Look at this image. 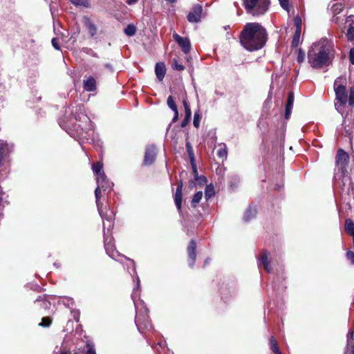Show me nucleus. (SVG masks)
<instances>
[{
  "instance_id": "f257e3e1",
  "label": "nucleus",
  "mask_w": 354,
  "mask_h": 354,
  "mask_svg": "<svg viewBox=\"0 0 354 354\" xmlns=\"http://www.w3.org/2000/svg\"><path fill=\"white\" fill-rule=\"evenodd\" d=\"M268 39L266 30L259 23H247L241 30L239 39L241 46L249 51L262 48Z\"/></svg>"
},
{
  "instance_id": "f03ea898",
  "label": "nucleus",
  "mask_w": 354,
  "mask_h": 354,
  "mask_svg": "<svg viewBox=\"0 0 354 354\" xmlns=\"http://www.w3.org/2000/svg\"><path fill=\"white\" fill-rule=\"evenodd\" d=\"M333 58V45L326 40L313 44L308 52V62L313 68L329 66Z\"/></svg>"
},
{
  "instance_id": "7ed1b4c3",
  "label": "nucleus",
  "mask_w": 354,
  "mask_h": 354,
  "mask_svg": "<svg viewBox=\"0 0 354 354\" xmlns=\"http://www.w3.org/2000/svg\"><path fill=\"white\" fill-rule=\"evenodd\" d=\"M333 186L335 192L341 195L342 198H345V200L347 199V196L353 194L354 196L353 185L347 171H335Z\"/></svg>"
},
{
  "instance_id": "20e7f679",
  "label": "nucleus",
  "mask_w": 354,
  "mask_h": 354,
  "mask_svg": "<svg viewBox=\"0 0 354 354\" xmlns=\"http://www.w3.org/2000/svg\"><path fill=\"white\" fill-rule=\"evenodd\" d=\"M133 292H135V289ZM131 297L136 310L135 322L138 330L143 333L145 330L151 329L152 326L149 319L148 309L146 308L145 302L142 300L136 301L135 292L132 293Z\"/></svg>"
},
{
  "instance_id": "39448f33",
  "label": "nucleus",
  "mask_w": 354,
  "mask_h": 354,
  "mask_svg": "<svg viewBox=\"0 0 354 354\" xmlns=\"http://www.w3.org/2000/svg\"><path fill=\"white\" fill-rule=\"evenodd\" d=\"M243 6L247 13L253 17L263 15L268 10L269 0H243Z\"/></svg>"
},
{
  "instance_id": "423d86ee",
  "label": "nucleus",
  "mask_w": 354,
  "mask_h": 354,
  "mask_svg": "<svg viewBox=\"0 0 354 354\" xmlns=\"http://www.w3.org/2000/svg\"><path fill=\"white\" fill-rule=\"evenodd\" d=\"M343 79L338 77L334 82V90L335 97L338 103L335 104L336 110L342 114V109L347 102V92L346 86L344 85Z\"/></svg>"
},
{
  "instance_id": "0eeeda50",
  "label": "nucleus",
  "mask_w": 354,
  "mask_h": 354,
  "mask_svg": "<svg viewBox=\"0 0 354 354\" xmlns=\"http://www.w3.org/2000/svg\"><path fill=\"white\" fill-rule=\"evenodd\" d=\"M96 180L97 186L95 190V196L97 210L100 211V208H102V203L100 201L101 190H103L104 192H109L111 190L113 184L106 178L105 175H101L100 177H97Z\"/></svg>"
},
{
  "instance_id": "6e6552de",
  "label": "nucleus",
  "mask_w": 354,
  "mask_h": 354,
  "mask_svg": "<svg viewBox=\"0 0 354 354\" xmlns=\"http://www.w3.org/2000/svg\"><path fill=\"white\" fill-rule=\"evenodd\" d=\"M348 155L343 149H339L336 156V168L335 171H346Z\"/></svg>"
},
{
  "instance_id": "1a4fd4ad",
  "label": "nucleus",
  "mask_w": 354,
  "mask_h": 354,
  "mask_svg": "<svg viewBox=\"0 0 354 354\" xmlns=\"http://www.w3.org/2000/svg\"><path fill=\"white\" fill-rule=\"evenodd\" d=\"M98 212L103 220L104 234L105 233L107 235V233L111 232L113 226V218L114 216V214L112 211H110L109 213L106 212L104 214L102 212V208H100V211Z\"/></svg>"
},
{
  "instance_id": "9d476101",
  "label": "nucleus",
  "mask_w": 354,
  "mask_h": 354,
  "mask_svg": "<svg viewBox=\"0 0 354 354\" xmlns=\"http://www.w3.org/2000/svg\"><path fill=\"white\" fill-rule=\"evenodd\" d=\"M112 239V237L109 236L104 233V241L106 252L110 257L113 259H116L120 254L118 251L115 250Z\"/></svg>"
},
{
  "instance_id": "9b49d317",
  "label": "nucleus",
  "mask_w": 354,
  "mask_h": 354,
  "mask_svg": "<svg viewBox=\"0 0 354 354\" xmlns=\"http://www.w3.org/2000/svg\"><path fill=\"white\" fill-rule=\"evenodd\" d=\"M157 155V149L154 145H149L146 147L145 158H144V165H150L153 164L156 160Z\"/></svg>"
},
{
  "instance_id": "f8f14e48",
  "label": "nucleus",
  "mask_w": 354,
  "mask_h": 354,
  "mask_svg": "<svg viewBox=\"0 0 354 354\" xmlns=\"http://www.w3.org/2000/svg\"><path fill=\"white\" fill-rule=\"evenodd\" d=\"M174 41L181 48L183 52L185 54L188 53L191 50V43L187 37H182L177 33L173 35Z\"/></svg>"
},
{
  "instance_id": "ddd939ff",
  "label": "nucleus",
  "mask_w": 354,
  "mask_h": 354,
  "mask_svg": "<svg viewBox=\"0 0 354 354\" xmlns=\"http://www.w3.org/2000/svg\"><path fill=\"white\" fill-rule=\"evenodd\" d=\"M203 8L201 5H195L187 15V18L190 23H198L201 21Z\"/></svg>"
},
{
  "instance_id": "4468645a",
  "label": "nucleus",
  "mask_w": 354,
  "mask_h": 354,
  "mask_svg": "<svg viewBox=\"0 0 354 354\" xmlns=\"http://www.w3.org/2000/svg\"><path fill=\"white\" fill-rule=\"evenodd\" d=\"M196 243L195 241L192 240L188 245L187 248V252L189 255V266L191 268H193L196 258Z\"/></svg>"
},
{
  "instance_id": "2eb2a0df",
  "label": "nucleus",
  "mask_w": 354,
  "mask_h": 354,
  "mask_svg": "<svg viewBox=\"0 0 354 354\" xmlns=\"http://www.w3.org/2000/svg\"><path fill=\"white\" fill-rule=\"evenodd\" d=\"M268 253L266 251L262 252L259 258V266H262L265 270H266L268 272H270L272 270V267L268 261Z\"/></svg>"
},
{
  "instance_id": "dca6fc26",
  "label": "nucleus",
  "mask_w": 354,
  "mask_h": 354,
  "mask_svg": "<svg viewBox=\"0 0 354 354\" xmlns=\"http://www.w3.org/2000/svg\"><path fill=\"white\" fill-rule=\"evenodd\" d=\"M155 73L158 80L162 81L166 73L165 65L162 62L157 63L155 67Z\"/></svg>"
},
{
  "instance_id": "f3484780",
  "label": "nucleus",
  "mask_w": 354,
  "mask_h": 354,
  "mask_svg": "<svg viewBox=\"0 0 354 354\" xmlns=\"http://www.w3.org/2000/svg\"><path fill=\"white\" fill-rule=\"evenodd\" d=\"M84 89L86 91H94L96 88V81L93 77H89L83 82Z\"/></svg>"
},
{
  "instance_id": "a211bd4d",
  "label": "nucleus",
  "mask_w": 354,
  "mask_h": 354,
  "mask_svg": "<svg viewBox=\"0 0 354 354\" xmlns=\"http://www.w3.org/2000/svg\"><path fill=\"white\" fill-rule=\"evenodd\" d=\"M354 16L350 15L348 17V21H351L346 32V37L348 41L354 40Z\"/></svg>"
},
{
  "instance_id": "6ab92c4d",
  "label": "nucleus",
  "mask_w": 354,
  "mask_h": 354,
  "mask_svg": "<svg viewBox=\"0 0 354 354\" xmlns=\"http://www.w3.org/2000/svg\"><path fill=\"white\" fill-rule=\"evenodd\" d=\"M182 191L183 190H179V189L177 190L176 189L175 194L174 196L175 205H176L178 212H180V210H181L182 197H183Z\"/></svg>"
},
{
  "instance_id": "aec40b11",
  "label": "nucleus",
  "mask_w": 354,
  "mask_h": 354,
  "mask_svg": "<svg viewBox=\"0 0 354 354\" xmlns=\"http://www.w3.org/2000/svg\"><path fill=\"white\" fill-rule=\"evenodd\" d=\"M256 214H257L256 208L252 206H249V207L246 209V211L244 214L243 218L245 221H249L256 216Z\"/></svg>"
},
{
  "instance_id": "412c9836",
  "label": "nucleus",
  "mask_w": 354,
  "mask_h": 354,
  "mask_svg": "<svg viewBox=\"0 0 354 354\" xmlns=\"http://www.w3.org/2000/svg\"><path fill=\"white\" fill-rule=\"evenodd\" d=\"M219 149L217 151V156L220 158L226 159L227 156V149L225 143L219 144Z\"/></svg>"
},
{
  "instance_id": "4be33fe9",
  "label": "nucleus",
  "mask_w": 354,
  "mask_h": 354,
  "mask_svg": "<svg viewBox=\"0 0 354 354\" xmlns=\"http://www.w3.org/2000/svg\"><path fill=\"white\" fill-rule=\"evenodd\" d=\"M9 153L8 144L3 140H0V162L3 158Z\"/></svg>"
},
{
  "instance_id": "5701e85b",
  "label": "nucleus",
  "mask_w": 354,
  "mask_h": 354,
  "mask_svg": "<svg viewBox=\"0 0 354 354\" xmlns=\"http://www.w3.org/2000/svg\"><path fill=\"white\" fill-rule=\"evenodd\" d=\"M345 230L351 236H354V223L350 218H347L345 221Z\"/></svg>"
},
{
  "instance_id": "b1692460",
  "label": "nucleus",
  "mask_w": 354,
  "mask_h": 354,
  "mask_svg": "<svg viewBox=\"0 0 354 354\" xmlns=\"http://www.w3.org/2000/svg\"><path fill=\"white\" fill-rule=\"evenodd\" d=\"M215 194L213 185H207L205 189V198L207 201Z\"/></svg>"
},
{
  "instance_id": "393cba45",
  "label": "nucleus",
  "mask_w": 354,
  "mask_h": 354,
  "mask_svg": "<svg viewBox=\"0 0 354 354\" xmlns=\"http://www.w3.org/2000/svg\"><path fill=\"white\" fill-rule=\"evenodd\" d=\"M203 197V192L201 191L197 192L193 196L191 201L192 206L196 207L200 203Z\"/></svg>"
},
{
  "instance_id": "a878e982",
  "label": "nucleus",
  "mask_w": 354,
  "mask_h": 354,
  "mask_svg": "<svg viewBox=\"0 0 354 354\" xmlns=\"http://www.w3.org/2000/svg\"><path fill=\"white\" fill-rule=\"evenodd\" d=\"M92 169H93V172L97 176V177H100V176H101V175H105L104 173L102 171V164L99 162L93 164Z\"/></svg>"
},
{
  "instance_id": "bb28decb",
  "label": "nucleus",
  "mask_w": 354,
  "mask_h": 354,
  "mask_svg": "<svg viewBox=\"0 0 354 354\" xmlns=\"http://www.w3.org/2000/svg\"><path fill=\"white\" fill-rule=\"evenodd\" d=\"M270 349L272 351V352L275 354H281L279 351L277 342L276 339L274 338V337H270Z\"/></svg>"
},
{
  "instance_id": "cd10ccee",
  "label": "nucleus",
  "mask_w": 354,
  "mask_h": 354,
  "mask_svg": "<svg viewBox=\"0 0 354 354\" xmlns=\"http://www.w3.org/2000/svg\"><path fill=\"white\" fill-rule=\"evenodd\" d=\"M77 111H80V114H82L84 119H86L88 120V118H87V116L86 115H84V112H85V109H84V106L83 104H80L79 105L77 108H76V111H75V119L77 120H81V117L80 115V114H77Z\"/></svg>"
},
{
  "instance_id": "c85d7f7f",
  "label": "nucleus",
  "mask_w": 354,
  "mask_h": 354,
  "mask_svg": "<svg viewBox=\"0 0 354 354\" xmlns=\"http://www.w3.org/2000/svg\"><path fill=\"white\" fill-rule=\"evenodd\" d=\"M86 27L88 30V32L91 37H93L97 33V28L94 24L91 21H88L86 23Z\"/></svg>"
},
{
  "instance_id": "c756f323",
  "label": "nucleus",
  "mask_w": 354,
  "mask_h": 354,
  "mask_svg": "<svg viewBox=\"0 0 354 354\" xmlns=\"http://www.w3.org/2000/svg\"><path fill=\"white\" fill-rule=\"evenodd\" d=\"M35 304L40 306L41 308H47L50 306V303L44 300L41 297H39L35 301Z\"/></svg>"
},
{
  "instance_id": "7c9ffc66",
  "label": "nucleus",
  "mask_w": 354,
  "mask_h": 354,
  "mask_svg": "<svg viewBox=\"0 0 354 354\" xmlns=\"http://www.w3.org/2000/svg\"><path fill=\"white\" fill-rule=\"evenodd\" d=\"M300 33H301L300 28H296V31L295 32V35H294V37L292 39V46L296 47L298 46L299 37H300Z\"/></svg>"
},
{
  "instance_id": "2f4dec72",
  "label": "nucleus",
  "mask_w": 354,
  "mask_h": 354,
  "mask_svg": "<svg viewBox=\"0 0 354 354\" xmlns=\"http://www.w3.org/2000/svg\"><path fill=\"white\" fill-rule=\"evenodd\" d=\"M124 32L127 36H133L136 32V28L133 24H129L125 28Z\"/></svg>"
},
{
  "instance_id": "473e14b6",
  "label": "nucleus",
  "mask_w": 354,
  "mask_h": 354,
  "mask_svg": "<svg viewBox=\"0 0 354 354\" xmlns=\"http://www.w3.org/2000/svg\"><path fill=\"white\" fill-rule=\"evenodd\" d=\"M344 9V6L342 3H335L331 7V11L333 15L339 14Z\"/></svg>"
},
{
  "instance_id": "72a5a7b5",
  "label": "nucleus",
  "mask_w": 354,
  "mask_h": 354,
  "mask_svg": "<svg viewBox=\"0 0 354 354\" xmlns=\"http://www.w3.org/2000/svg\"><path fill=\"white\" fill-rule=\"evenodd\" d=\"M185 147H186V149L188 153L189 157L191 160V162H194V151H193L192 145L190 144V142H187L185 144Z\"/></svg>"
},
{
  "instance_id": "f704fd0d",
  "label": "nucleus",
  "mask_w": 354,
  "mask_h": 354,
  "mask_svg": "<svg viewBox=\"0 0 354 354\" xmlns=\"http://www.w3.org/2000/svg\"><path fill=\"white\" fill-rule=\"evenodd\" d=\"M201 115L199 111H195L194 115L193 124L196 128H198L200 125Z\"/></svg>"
},
{
  "instance_id": "c9c22d12",
  "label": "nucleus",
  "mask_w": 354,
  "mask_h": 354,
  "mask_svg": "<svg viewBox=\"0 0 354 354\" xmlns=\"http://www.w3.org/2000/svg\"><path fill=\"white\" fill-rule=\"evenodd\" d=\"M71 3L75 6H81L86 8L89 6L88 0H71Z\"/></svg>"
},
{
  "instance_id": "e433bc0d",
  "label": "nucleus",
  "mask_w": 354,
  "mask_h": 354,
  "mask_svg": "<svg viewBox=\"0 0 354 354\" xmlns=\"http://www.w3.org/2000/svg\"><path fill=\"white\" fill-rule=\"evenodd\" d=\"M167 104L168 105V106L172 110V111H176L177 109V106L172 97V96H169L167 97Z\"/></svg>"
},
{
  "instance_id": "4c0bfd02",
  "label": "nucleus",
  "mask_w": 354,
  "mask_h": 354,
  "mask_svg": "<svg viewBox=\"0 0 354 354\" xmlns=\"http://www.w3.org/2000/svg\"><path fill=\"white\" fill-rule=\"evenodd\" d=\"M51 319L48 317H45L42 318L41 322L39 324V325L43 327H48L51 324Z\"/></svg>"
},
{
  "instance_id": "58836bf2",
  "label": "nucleus",
  "mask_w": 354,
  "mask_h": 354,
  "mask_svg": "<svg viewBox=\"0 0 354 354\" xmlns=\"http://www.w3.org/2000/svg\"><path fill=\"white\" fill-rule=\"evenodd\" d=\"M171 66L174 69H175L176 71H183L185 68L183 65L181 64H179L178 62V61L175 59H173Z\"/></svg>"
},
{
  "instance_id": "ea45409f",
  "label": "nucleus",
  "mask_w": 354,
  "mask_h": 354,
  "mask_svg": "<svg viewBox=\"0 0 354 354\" xmlns=\"http://www.w3.org/2000/svg\"><path fill=\"white\" fill-rule=\"evenodd\" d=\"M348 104L351 106H354V86H353L350 88Z\"/></svg>"
},
{
  "instance_id": "a19ab883",
  "label": "nucleus",
  "mask_w": 354,
  "mask_h": 354,
  "mask_svg": "<svg viewBox=\"0 0 354 354\" xmlns=\"http://www.w3.org/2000/svg\"><path fill=\"white\" fill-rule=\"evenodd\" d=\"M87 351L86 354H96L94 345L91 342L86 344Z\"/></svg>"
},
{
  "instance_id": "79ce46f5",
  "label": "nucleus",
  "mask_w": 354,
  "mask_h": 354,
  "mask_svg": "<svg viewBox=\"0 0 354 354\" xmlns=\"http://www.w3.org/2000/svg\"><path fill=\"white\" fill-rule=\"evenodd\" d=\"M191 118H192V114H186L185 113V118L181 122V127H185L188 124V123L190 122Z\"/></svg>"
},
{
  "instance_id": "37998d69",
  "label": "nucleus",
  "mask_w": 354,
  "mask_h": 354,
  "mask_svg": "<svg viewBox=\"0 0 354 354\" xmlns=\"http://www.w3.org/2000/svg\"><path fill=\"white\" fill-rule=\"evenodd\" d=\"M293 103H294V93H293V92H290L288 93L286 106L293 107Z\"/></svg>"
},
{
  "instance_id": "c03bdc74",
  "label": "nucleus",
  "mask_w": 354,
  "mask_h": 354,
  "mask_svg": "<svg viewBox=\"0 0 354 354\" xmlns=\"http://www.w3.org/2000/svg\"><path fill=\"white\" fill-rule=\"evenodd\" d=\"M194 180L200 185H203L207 183V178L205 176L198 175V178L195 177Z\"/></svg>"
},
{
  "instance_id": "a18cd8bd",
  "label": "nucleus",
  "mask_w": 354,
  "mask_h": 354,
  "mask_svg": "<svg viewBox=\"0 0 354 354\" xmlns=\"http://www.w3.org/2000/svg\"><path fill=\"white\" fill-rule=\"evenodd\" d=\"M183 106H184V108H185V112L186 114H192V111H191V109L189 107V104L187 100V99H184L183 101Z\"/></svg>"
},
{
  "instance_id": "49530a36",
  "label": "nucleus",
  "mask_w": 354,
  "mask_h": 354,
  "mask_svg": "<svg viewBox=\"0 0 354 354\" xmlns=\"http://www.w3.org/2000/svg\"><path fill=\"white\" fill-rule=\"evenodd\" d=\"M346 258L354 265V252L352 251H348L346 252Z\"/></svg>"
},
{
  "instance_id": "de8ad7c7",
  "label": "nucleus",
  "mask_w": 354,
  "mask_h": 354,
  "mask_svg": "<svg viewBox=\"0 0 354 354\" xmlns=\"http://www.w3.org/2000/svg\"><path fill=\"white\" fill-rule=\"evenodd\" d=\"M304 59H305V53L304 51H302L300 49L298 53L297 61H298V62H304Z\"/></svg>"
},
{
  "instance_id": "09e8293b",
  "label": "nucleus",
  "mask_w": 354,
  "mask_h": 354,
  "mask_svg": "<svg viewBox=\"0 0 354 354\" xmlns=\"http://www.w3.org/2000/svg\"><path fill=\"white\" fill-rule=\"evenodd\" d=\"M292 109V107L286 106L285 118L286 120H288L290 118V116L291 115Z\"/></svg>"
},
{
  "instance_id": "8fccbe9b",
  "label": "nucleus",
  "mask_w": 354,
  "mask_h": 354,
  "mask_svg": "<svg viewBox=\"0 0 354 354\" xmlns=\"http://www.w3.org/2000/svg\"><path fill=\"white\" fill-rule=\"evenodd\" d=\"M281 6L286 10H288V0H279Z\"/></svg>"
},
{
  "instance_id": "3c124183",
  "label": "nucleus",
  "mask_w": 354,
  "mask_h": 354,
  "mask_svg": "<svg viewBox=\"0 0 354 354\" xmlns=\"http://www.w3.org/2000/svg\"><path fill=\"white\" fill-rule=\"evenodd\" d=\"M51 43H52V45L56 49V50H60V47H59V43H58V41L56 38H53L51 41Z\"/></svg>"
},
{
  "instance_id": "603ef678",
  "label": "nucleus",
  "mask_w": 354,
  "mask_h": 354,
  "mask_svg": "<svg viewBox=\"0 0 354 354\" xmlns=\"http://www.w3.org/2000/svg\"><path fill=\"white\" fill-rule=\"evenodd\" d=\"M349 60L352 64H354V48H351L349 52Z\"/></svg>"
},
{
  "instance_id": "864d4df0",
  "label": "nucleus",
  "mask_w": 354,
  "mask_h": 354,
  "mask_svg": "<svg viewBox=\"0 0 354 354\" xmlns=\"http://www.w3.org/2000/svg\"><path fill=\"white\" fill-rule=\"evenodd\" d=\"M295 26H296V28H301V18H299V17H297L295 19Z\"/></svg>"
},
{
  "instance_id": "5fc2aeb1",
  "label": "nucleus",
  "mask_w": 354,
  "mask_h": 354,
  "mask_svg": "<svg viewBox=\"0 0 354 354\" xmlns=\"http://www.w3.org/2000/svg\"><path fill=\"white\" fill-rule=\"evenodd\" d=\"M84 52L88 55H91L93 57H97V54L91 48H86Z\"/></svg>"
},
{
  "instance_id": "6e6d98bb",
  "label": "nucleus",
  "mask_w": 354,
  "mask_h": 354,
  "mask_svg": "<svg viewBox=\"0 0 354 354\" xmlns=\"http://www.w3.org/2000/svg\"><path fill=\"white\" fill-rule=\"evenodd\" d=\"M192 166L193 174H194V178L195 177L198 178V174L197 171V167H196V165L194 163V162H192Z\"/></svg>"
},
{
  "instance_id": "4d7b16f0",
  "label": "nucleus",
  "mask_w": 354,
  "mask_h": 354,
  "mask_svg": "<svg viewBox=\"0 0 354 354\" xmlns=\"http://www.w3.org/2000/svg\"><path fill=\"white\" fill-rule=\"evenodd\" d=\"M232 180H234V183H236L239 182V178L238 177H236V176H234L232 178ZM230 186L232 187H236V185L233 184L232 180L230 181Z\"/></svg>"
},
{
  "instance_id": "13d9d810",
  "label": "nucleus",
  "mask_w": 354,
  "mask_h": 354,
  "mask_svg": "<svg viewBox=\"0 0 354 354\" xmlns=\"http://www.w3.org/2000/svg\"><path fill=\"white\" fill-rule=\"evenodd\" d=\"M124 258L126 259H127L130 262V263L131 264V266L133 267V268H132L133 269V272H136L135 262L133 260H131V259H130L129 258H127V257H124Z\"/></svg>"
},
{
  "instance_id": "bf43d9fd",
  "label": "nucleus",
  "mask_w": 354,
  "mask_h": 354,
  "mask_svg": "<svg viewBox=\"0 0 354 354\" xmlns=\"http://www.w3.org/2000/svg\"><path fill=\"white\" fill-rule=\"evenodd\" d=\"M183 181L180 180L178 182V185H177V188L176 189L177 190H183Z\"/></svg>"
},
{
  "instance_id": "052dcab7",
  "label": "nucleus",
  "mask_w": 354,
  "mask_h": 354,
  "mask_svg": "<svg viewBox=\"0 0 354 354\" xmlns=\"http://www.w3.org/2000/svg\"><path fill=\"white\" fill-rule=\"evenodd\" d=\"M354 336V331H351L348 333L347 335V339L349 341V339H353Z\"/></svg>"
},
{
  "instance_id": "680f3d73",
  "label": "nucleus",
  "mask_w": 354,
  "mask_h": 354,
  "mask_svg": "<svg viewBox=\"0 0 354 354\" xmlns=\"http://www.w3.org/2000/svg\"><path fill=\"white\" fill-rule=\"evenodd\" d=\"M173 111L174 112L173 122H176L178 118V109H176V111Z\"/></svg>"
},
{
  "instance_id": "e2e57ef3",
  "label": "nucleus",
  "mask_w": 354,
  "mask_h": 354,
  "mask_svg": "<svg viewBox=\"0 0 354 354\" xmlns=\"http://www.w3.org/2000/svg\"><path fill=\"white\" fill-rule=\"evenodd\" d=\"M138 0H126V3L129 5L135 3Z\"/></svg>"
},
{
  "instance_id": "0e129e2a",
  "label": "nucleus",
  "mask_w": 354,
  "mask_h": 354,
  "mask_svg": "<svg viewBox=\"0 0 354 354\" xmlns=\"http://www.w3.org/2000/svg\"><path fill=\"white\" fill-rule=\"evenodd\" d=\"M140 288V279L137 276L136 277V289L138 290Z\"/></svg>"
},
{
  "instance_id": "69168bd1",
  "label": "nucleus",
  "mask_w": 354,
  "mask_h": 354,
  "mask_svg": "<svg viewBox=\"0 0 354 354\" xmlns=\"http://www.w3.org/2000/svg\"><path fill=\"white\" fill-rule=\"evenodd\" d=\"M105 67L111 71H113V67L110 64H106Z\"/></svg>"
},
{
  "instance_id": "338daca9",
  "label": "nucleus",
  "mask_w": 354,
  "mask_h": 354,
  "mask_svg": "<svg viewBox=\"0 0 354 354\" xmlns=\"http://www.w3.org/2000/svg\"><path fill=\"white\" fill-rule=\"evenodd\" d=\"M166 1L168 2H170V3H174L175 1H176V0H166Z\"/></svg>"
},
{
  "instance_id": "774afa93",
  "label": "nucleus",
  "mask_w": 354,
  "mask_h": 354,
  "mask_svg": "<svg viewBox=\"0 0 354 354\" xmlns=\"http://www.w3.org/2000/svg\"><path fill=\"white\" fill-rule=\"evenodd\" d=\"M82 138H84V139H87L86 136H83L82 134L81 135Z\"/></svg>"
}]
</instances>
